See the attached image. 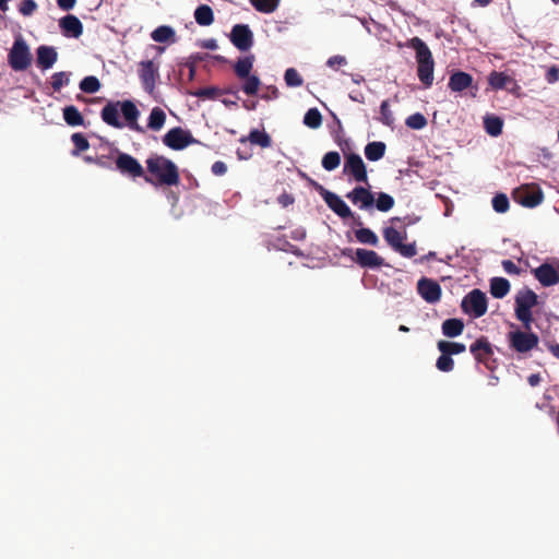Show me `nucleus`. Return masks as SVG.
<instances>
[{
	"mask_svg": "<svg viewBox=\"0 0 559 559\" xmlns=\"http://www.w3.org/2000/svg\"><path fill=\"white\" fill-rule=\"evenodd\" d=\"M144 181L155 187H174L180 183L178 166L164 155L151 154L146 160Z\"/></svg>",
	"mask_w": 559,
	"mask_h": 559,
	"instance_id": "f257e3e1",
	"label": "nucleus"
},
{
	"mask_svg": "<svg viewBox=\"0 0 559 559\" xmlns=\"http://www.w3.org/2000/svg\"><path fill=\"white\" fill-rule=\"evenodd\" d=\"M492 0H474L473 4H478L480 7H486L490 4Z\"/></svg>",
	"mask_w": 559,
	"mask_h": 559,
	"instance_id": "338daca9",
	"label": "nucleus"
},
{
	"mask_svg": "<svg viewBox=\"0 0 559 559\" xmlns=\"http://www.w3.org/2000/svg\"><path fill=\"white\" fill-rule=\"evenodd\" d=\"M373 204H376L377 210L380 212H388L394 206L395 201L392 195L385 192H379Z\"/></svg>",
	"mask_w": 559,
	"mask_h": 559,
	"instance_id": "58836bf2",
	"label": "nucleus"
},
{
	"mask_svg": "<svg viewBox=\"0 0 559 559\" xmlns=\"http://www.w3.org/2000/svg\"><path fill=\"white\" fill-rule=\"evenodd\" d=\"M380 114H381V122L385 126H392L393 122H394V117H393V114L390 109V104H389V100L385 99L381 103L380 105Z\"/></svg>",
	"mask_w": 559,
	"mask_h": 559,
	"instance_id": "3c124183",
	"label": "nucleus"
},
{
	"mask_svg": "<svg viewBox=\"0 0 559 559\" xmlns=\"http://www.w3.org/2000/svg\"><path fill=\"white\" fill-rule=\"evenodd\" d=\"M510 292V283L503 277H493L490 280V294L498 299H501Z\"/></svg>",
	"mask_w": 559,
	"mask_h": 559,
	"instance_id": "bb28decb",
	"label": "nucleus"
},
{
	"mask_svg": "<svg viewBox=\"0 0 559 559\" xmlns=\"http://www.w3.org/2000/svg\"><path fill=\"white\" fill-rule=\"evenodd\" d=\"M304 123L311 129H318L322 124L321 112L317 108H310L304 116Z\"/></svg>",
	"mask_w": 559,
	"mask_h": 559,
	"instance_id": "79ce46f5",
	"label": "nucleus"
},
{
	"mask_svg": "<svg viewBox=\"0 0 559 559\" xmlns=\"http://www.w3.org/2000/svg\"><path fill=\"white\" fill-rule=\"evenodd\" d=\"M436 367L439 371L450 372L454 369V360L450 355L441 353L436 361Z\"/></svg>",
	"mask_w": 559,
	"mask_h": 559,
	"instance_id": "09e8293b",
	"label": "nucleus"
},
{
	"mask_svg": "<svg viewBox=\"0 0 559 559\" xmlns=\"http://www.w3.org/2000/svg\"><path fill=\"white\" fill-rule=\"evenodd\" d=\"M248 140L251 144L259 145L262 148L270 147L272 145V139L265 131L253 129L248 135Z\"/></svg>",
	"mask_w": 559,
	"mask_h": 559,
	"instance_id": "72a5a7b5",
	"label": "nucleus"
},
{
	"mask_svg": "<svg viewBox=\"0 0 559 559\" xmlns=\"http://www.w3.org/2000/svg\"><path fill=\"white\" fill-rule=\"evenodd\" d=\"M229 39L238 50L247 51L253 45V33L247 24H236L231 28Z\"/></svg>",
	"mask_w": 559,
	"mask_h": 559,
	"instance_id": "ddd939ff",
	"label": "nucleus"
},
{
	"mask_svg": "<svg viewBox=\"0 0 559 559\" xmlns=\"http://www.w3.org/2000/svg\"><path fill=\"white\" fill-rule=\"evenodd\" d=\"M190 94L198 98L215 99L216 97H218L222 94V91L215 86H206V87L199 88L194 92H191Z\"/></svg>",
	"mask_w": 559,
	"mask_h": 559,
	"instance_id": "a18cd8bd",
	"label": "nucleus"
},
{
	"mask_svg": "<svg viewBox=\"0 0 559 559\" xmlns=\"http://www.w3.org/2000/svg\"><path fill=\"white\" fill-rule=\"evenodd\" d=\"M284 80L287 86L289 87H298L304 83L302 78L298 73V71L294 68H289L285 71Z\"/></svg>",
	"mask_w": 559,
	"mask_h": 559,
	"instance_id": "de8ad7c7",
	"label": "nucleus"
},
{
	"mask_svg": "<svg viewBox=\"0 0 559 559\" xmlns=\"http://www.w3.org/2000/svg\"><path fill=\"white\" fill-rule=\"evenodd\" d=\"M535 278L545 287L554 286L559 283V270L549 263H543L533 270Z\"/></svg>",
	"mask_w": 559,
	"mask_h": 559,
	"instance_id": "aec40b11",
	"label": "nucleus"
},
{
	"mask_svg": "<svg viewBox=\"0 0 559 559\" xmlns=\"http://www.w3.org/2000/svg\"><path fill=\"white\" fill-rule=\"evenodd\" d=\"M509 199L504 193L496 194L492 199V207L497 213H506L509 210Z\"/></svg>",
	"mask_w": 559,
	"mask_h": 559,
	"instance_id": "8fccbe9b",
	"label": "nucleus"
},
{
	"mask_svg": "<svg viewBox=\"0 0 559 559\" xmlns=\"http://www.w3.org/2000/svg\"><path fill=\"white\" fill-rule=\"evenodd\" d=\"M163 143L171 150L181 151L187 146L197 143V140L192 136L189 130H185L181 127H175L163 136Z\"/></svg>",
	"mask_w": 559,
	"mask_h": 559,
	"instance_id": "9b49d317",
	"label": "nucleus"
},
{
	"mask_svg": "<svg viewBox=\"0 0 559 559\" xmlns=\"http://www.w3.org/2000/svg\"><path fill=\"white\" fill-rule=\"evenodd\" d=\"M441 329L444 336L456 337L463 333L464 322L456 318L447 319L443 321Z\"/></svg>",
	"mask_w": 559,
	"mask_h": 559,
	"instance_id": "a878e982",
	"label": "nucleus"
},
{
	"mask_svg": "<svg viewBox=\"0 0 559 559\" xmlns=\"http://www.w3.org/2000/svg\"><path fill=\"white\" fill-rule=\"evenodd\" d=\"M545 78H546V81L550 84H554L557 81H559V67L558 66L550 67L547 70Z\"/></svg>",
	"mask_w": 559,
	"mask_h": 559,
	"instance_id": "4d7b16f0",
	"label": "nucleus"
},
{
	"mask_svg": "<svg viewBox=\"0 0 559 559\" xmlns=\"http://www.w3.org/2000/svg\"><path fill=\"white\" fill-rule=\"evenodd\" d=\"M195 22L201 26H209L214 22V13L210 5L201 4L194 11Z\"/></svg>",
	"mask_w": 559,
	"mask_h": 559,
	"instance_id": "c85d7f7f",
	"label": "nucleus"
},
{
	"mask_svg": "<svg viewBox=\"0 0 559 559\" xmlns=\"http://www.w3.org/2000/svg\"><path fill=\"white\" fill-rule=\"evenodd\" d=\"M417 292L429 304H436L441 299V286L431 278H420L417 283Z\"/></svg>",
	"mask_w": 559,
	"mask_h": 559,
	"instance_id": "2eb2a0df",
	"label": "nucleus"
},
{
	"mask_svg": "<svg viewBox=\"0 0 559 559\" xmlns=\"http://www.w3.org/2000/svg\"><path fill=\"white\" fill-rule=\"evenodd\" d=\"M69 84V75L66 72H56L51 76V87L55 92L60 91L64 85Z\"/></svg>",
	"mask_w": 559,
	"mask_h": 559,
	"instance_id": "603ef678",
	"label": "nucleus"
},
{
	"mask_svg": "<svg viewBox=\"0 0 559 559\" xmlns=\"http://www.w3.org/2000/svg\"><path fill=\"white\" fill-rule=\"evenodd\" d=\"M100 88V82L96 76L90 75L85 76L80 82V90L87 94H94L98 92Z\"/></svg>",
	"mask_w": 559,
	"mask_h": 559,
	"instance_id": "37998d69",
	"label": "nucleus"
},
{
	"mask_svg": "<svg viewBox=\"0 0 559 559\" xmlns=\"http://www.w3.org/2000/svg\"><path fill=\"white\" fill-rule=\"evenodd\" d=\"M383 237L388 245L404 258H413L417 254L416 242L403 243L406 239V233H401L394 227H386L383 230Z\"/></svg>",
	"mask_w": 559,
	"mask_h": 559,
	"instance_id": "423d86ee",
	"label": "nucleus"
},
{
	"mask_svg": "<svg viewBox=\"0 0 559 559\" xmlns=\"http://www.w3.org/2000/svg\"><path fill=\"white\" fill-rule=\"evenodd\" d=\"M486 132L491 136H498L502 133L503 121L499 117H487L484 120Z\"/></svg>",
	"mask_w": 559,
	"mask_h": 559,
	"instance_id": "e433bc0d",
	"label": "nucleus"
},
{
	"mask_svg": "<svg viewBox=\"0 0 559 559\" xmlns=\"http://www.w3.org/2000/svg\"><path fill=\"white\" fill-rule=\"evenodd\" d=\"M437 347L440 353L452 355H459L466 350V346L463 343L450 342V341H439L437 343Z\"/></svg>",
	"mask_w": 559,
	"mask_h": 559,
	"instance_id": "473e14b6",
	"label": "nucleus"
},
{
	"mask_svg": "<svg viewBox=\"0 0 559 559\" xmlns=\"http://www.w3.org/2000/svg\"><path fill=\"white\" fill-rule=\"evenodd\" d=\"M37 55V66L41 70L50 69L55 62L57 61L58 53L56 49L51 46H39L36 50Z\"/></svg>",
	"mask_w": 559,
	"mask_h": 559,
	"instance_id": "4be33fe9",
	"label": "nucleus"
},
{
	"mask_svg": "<svg viewBox=\"0 0 559 559\" xmlns=\"http://www.w3.org/2000/svg\"><path fill=\"white\" fill-rule=\"evenodd\" d=\"M462 310L474 318H480L487 312V297L480 289L469 292L461 302Z\"/></svg>",
	"mask_w": 559,
	"mask_h": 559,
	"instance_id": "1a4fd4ad",
	"label": "nucleus"
},
{
	"mask_svg": "<svg viewBox=\"0 0 559 559\" xmlns=\"http://www.w3.org/2000/svg\"><path fill=\"white\" fill-rule=\"evenodd\" d=\"M165 121V111L159 107H154L148 116L147 128L153 131H159L164 127Z\"/></svg>",
	"mask_w": 559,
	"mask_h": 559,
	"instance_id": "c756f323",
	"label": "nucleus"
},
{
	"mask_svg": "<svg viewBox=\"0 0 559 559\" xmlns=\"http://www.w3.org/2000/svg\"><path fill=\"white\" fill-rule=\"evenodd\" d=\"M119 109L127 122V126L136 132H143V128L139 126L138 119L140 111L132 100L117 102Z\"/></svg>",
	"mask_w": 559,
	"mask_h": 559,
	"instance_id": "6ab92c4d",
	"label": "nucleus"
},
{
	"mask_svg": "<svg viewBox=\"0 0 559 559\" xmlns=\"http://www.w3.org/2000/svg\"><path fill=\"white\" fill-rule=\"evenodd\" d=\"M63 119L71 127H78L84 123L82 114L73 105L63 108Z\"/></svg>",
	"mask_w": 559,
	"mask_h": 559,
	"instance_id": "2f4dec72",
	"label": "nucleus"
},
{
	"mask_svg": "<svg viewBox=\"0 0 559 559\" xmlns=\"http://www.w3.org/2000/svg\"><path fill=\"white\" fill-rule=\"evenodd\" d=\"M347 60L344 56L335 55L328 59L326 66L331 69L337 70L340 67L346 66Z\"/></svg>",
	"mask_w": 559,
	"mask_h": 559,
	"instance_id": "5fc2aeb1",
	"label": "nucleus"
},
{
	"mask_svg": "<svg viewBox=\"0 0 559 559\" xmlns=\"http://www.w3.org/2000/svg\"><path fill=\"white\" fill-rule=\"evenodd\" d=\"M473 81L469 73L456 71L450 75L448 86L452 92H463L472 86Z\"/></svg>",
	"mask_w": 559,
	"mask_h": 559,
	"instance_id": "b1692460",
	"label": "nucleus"
},
{
	"mask_svg": "<svg viewBox=\"0 0 559 559\" xmlns=\"http://www.w3.org/2000/svg\"><path fill=\"white\" fill-rule=\"evenodd\" d=\"M254 62V56L249 55L242 58H239L238 61L234 66L235 74L238 79L247 78L252 68Z\"/></svg>",
	"mask_w": 559,
	"mask_h": 559,
	"instance_id": "cd10ccee",
	"label": "nucleus"
},
{
	"mask_svg": "<svg viewBox=\"0 0 559 559\" xmlns=\"http://www.w3.org/2000/svg\"><path fill=\"white\" fill-rule=\"evenodd\" d=\"M8 3L9 0H0V10L5 12L9 9Z\"/></svg>",
	"mask_w": 559,
	"mask_h": 559,
	"instance_id": "774afa93",
	"label": "nucleus"
},
{
	"mask_svg": "<svg viewBox=\"0 0 559 559\" xmlns=\"http://www.w3.org/2000/svg\"><path fill=\"white\" fill-rule=\"evenodd\" d=\"M211 170L215 176H223L227 171V165L222 160H217L212 165Z\"/></svg>",
	"mask_w": 559,
	"mask_h": 559,
	"instance_id": "13d9d810",
	"label": "nucleus"
},
{
	"mask_svg": "<svg viewBox=\"0 0 559 559\" xmlns=\"http://www.w3.org/2000/svg\"><path fill=\"white\" fill-rule=\"evenodd\" d=\"M538 296L532 289L520 290L515 296V316L524 329L531 330L533 322L532 308L537 305Z\"/></svg>",
	"mask_w": 559,
	"mask_h": 559,
	"instance_id": "7ed1b4c3",
	"label": "nucleus"
},
{
	"mask_svg": "<svg viewBox=\"0 0 559 559\" xmlns=\"http://www.w3.org/2000/svg\"><path fill=\"white\" fill-rule=\"evenodd\" d=\"M280 95V92L276 86L272 85L267 87V92L261 96L262 99L270 100L275 99Z\"/></svg>",
	"mask_w": 559,
	"mask_h": 559,
	"instance_id": "052dcab7",
	"label": "nucleus"
},
{
	"mask_svg": "<svg viewBox=\"0 0 559 559\" xmlns=\"http://www.w3.org/2000/svg\"><path fill=\"white\" fill-rule=\"evenodd\" d=\"M509 348L518 354H527L532 349L536 348L539 343V337L536 333L531 330L522 331L516 329L510 331L507 335Z\"/></svg>",
	"mask_w": 559,
	"mask_h": 559,
	"instance_id": "20e7f679",
	"label": "nucleus"
},
{
	"mask_svg": "<svg viewBox=\"0 0 559 559\" xmlns=\"http://www.w3.org/2000/svg\"><path fill=\"white\" fill-rule=\"evenodd\" d=\"M488 83L493 90H503L513 83V79L504 72L492 71L488 76Z\"/></svg>",
	"mask_w": 559,
	"mask_h": 559,
	"instance_id": "7c9ffc66",
	"label": "nucleus"
},
{
	"mask_svg": "<svg viewBox=\"0 0 559 559\" xmlns=\"http://www.w3.org/2000/svg\"><path fill=\"white\" fill-rule=\"evenodd\" d=\"M501 264H502L503 270L508 274H510V275H520L521 274V269L519 266H516V264L513 261L503 260Z\"/></svg>",
	"mask_w": 559,
	"mask_h": 559,
	"instance_id": "6e6d98bb",
	"label": "nucleus"
},
{
	"mask_svg": "<svg viewBox=\"0 0 559 559\" xmlns=\"http://www.w3.org/2000/svg\"><path fill=\"white\" fill-rule=\"evenodd\" d=\"M360 228L355 230V237L360 243L378 246L379 238L378 236L369 228H365L359 226Z\"/></svg>",
	"mask_w": 559,
	"mask_h": 559,
	"instance_id": "f704fd0d",
	"label": "nucleus"
},
{
	"mask_svg": "<svg viewBox=\"0 0 559 559\" xmlns=\"http://www.w3.org/2000/svg\"><path fill=\"white\" fill-rule=\"evenodd\" d=\"M76 0H57L58 7L63 11H70L74 8Z\"/></svg>",
	"mask_w": 559,
	"mask_h": 559,
	"instance_id": "680f3d73",
	"label": "nucleus"
},
{
	"mask_svg": "<svg viewBox=\"0 0 559 559\" xmlns=\"http://www.w3.org/2000/svg\"><path fill=\"white\" fill-rule=\"evenodd\" d=\"M343 174L352 177L357 182L368 185V174L366 165L360 155L356 153H349L345 155Z\"/></svg>",
	"mask_w": 559,
	"mask_h": 559,
	"instance_id": "9d476101",
	"label": "nucleus"
},
{
	"mask_svg": "<svg viewBox=\"0 0 559 559\" xmlns=\"http://www.w3.org/2000/svg\"><path fill=\"white\" fill-rule=\"evenodd\" d=\"M514 199L525 207H535L544 200V193L538 187L524 186L516 190Z\"/></svg>",
	"mask_w": 559,
	"mask_h": 559,
	"instance_id": "4468645a",
	"label": "nucleus"
},
{
	"mask_svg": "<svg viewBox=\"0 0 559 559\" xmlns=\"http://www.w3.org/2000/svg\"><path fill=\"white\" fill-rule=\"evenodd\" d=\"M354 262L361 267L379 269L384 265V259L376 251L358 248L355 251Z\"/></svg>",
	"mask_w": 559,
	"mask_h": 559,
	"instance_id": "f3484780",
	"label": "nucleus"
},
{
	"mask_svg": "<svg viewBox=\"0 0 559 559\" xmlns=\"http://www.w3.org/2000/svg\"><path fill=\"white\" fill-rule=\"evenodd\" d=\"M406 46L416 52L417 76L426 88L433 83L435 61L427 44L419 37L411 38Z\"/></svg>",
	"mask_w": 559,
	"mask_h": 559,
	"instance_id": "f03ea898",
	"label": "nucleus"
},
{
	"mask_svg": "<svg viewBox=\"0 0 559 559\" xmlns=\"http://www.w3.org/2000/svg\"><path fill=\"white\" fill-rule=\"evenodd\" d=\"M119 105H117V102L116 103H107L102 111H100V117L103 119V121L105 123H107L108 126L112 127V128H116V129H121L123 128V123L122 121L119 119Z\"/></svg>",
	"mask_w": 559,
	"mask_h": 559,
	"instance_id": "5701e85b",
	"label": "nucleus"
},
{
	"mask_svg": "<svg viewBox=\"0 0 559 559\" xmlns=\"http://www.w3.org/2000/svg\"><path fill=\"white\" fill-rule=\"evenodd\" d=\"M550 353L557 358L559 359V344H555V345H551L550 346Z\"/></svg>",
	"mask_w": 559,
	"mask_h": 559,
	"instance_id": "69168bd1",
	"label": "nucleus"
},
{
	"mask_svg": "<svg viewBox=\"0 0 559 559\" xmlns=\"http://www.w3.org/2000/svg\"><path fill=\"white\" fill-rule=\"evenodd\" d=\"M116 169L124 177L135 180L145 176V169L132 155L117 151L115 158Z\"/></svg>",
	"mask_w": 559,
	"mask_h": 559,
	"instance_id": "6e6552de",
	"label": "nucleus"
},
{
	"mask_svg": "<svg viewBox=\"0 0 559 559\" xmlns=\"http://www.w3.org/2000/svg\"><path fill=\"white\" fill-rule=\"evenodd\" d=\"M540 381H542V378H540L539 373H532L527 378V382L531 386H537L540 383Z\"/></svg>",
	"mask_w": 559,
	"mask_h": 559,
	"instance_id": "e2e57ef3",
	"label": "nucleus"
},
{
	"mask_svg": "<svg viewBox=\"0 0 559 559\" xmlns=\"http://www.w3.org/2000/svg\"><path fill=\"white\" fill-rule=\"evenodd\" d=\"M405 124L411 129L421 130L427 126V119L423 114L416 112L406 118Z\"/></svg>",
	"mask_w": 559,
	"mask_h": 559,
	"instance_id": "49530a36",
	"label": "nucleus"
},
{
	"mask_svg": "<svg viewBox=\"0 0 559 559\" xmlns=\"http://www.w3.org/2000/svg\"><path fill=\"white\" fill-rule=\"evenodd\" d=\"M386 151V145L381 141L369 142L365 146V156L370 162H378L383 158Z\"/></svg>",
	"mask_w": 559,
	"mask_h": 559,
	"instance_id": "393cba45",
	"label": "nucleus"
},
{
	"mask_svg": "<svg viewBox=\"0 0 559 559\" xmlns=\"http://www.w3.org/2000/svg\"><path fill=\"white\" fill-rule=\"evenodd\" d=\"M277 201L283 207H287L294 203L295 199L292 194L284 192L277 198Z\"/></svg>",
	"mask_w": 559,
	"mask_h": 559,
	"instance_id": "bf43d9fd",
	"label": "nucleus"
},
{
	"mask_svg": "<svg viewBox=\"0 0 559 559\" xmlns=\"http://www.w3.org/2000/svg\"><path fill=\"white\" fill-rule=\"evenodd\" d=\"M37 10V3L34 0H23L19 11L24 16L32 15Z\"/></svg>",
	"mask_w": 559,
	"mask_h": 559,
	"instance_id": "864d4df0",
	"label": "nucleus"
},
{
	"mask_svg": "<svg viewBox=\"0 0 559 559\" xmlns=\"http://www.w3.org/2000/svg\"><path fill=\"white\" fill-rule=\"evenodd\" d=\"M74 150L72 155L78 156L81 152L86 151L90 147L87 139L82 133H73L71 136Z\"/></svg>",
	"mask_w": 559,
	"mask_h": 559,
	"instance_id": "c03bdc74",
	"label": "nucleus"
},
{
	"mask_svg": "<svg viewBox=\"0 0 559 559\" xmlns=\"http://www.w3.org/2000/svg\"><path fill=\"white\" fill-rule=\"evenodd\" d=\"M346 198L360 210L370 209L374 203V194L362 186L355 187L346 194Z\"/></svg>",
	"mask_w": 559,
	"mask_h": 559,
	"instance_id": "a211bd4d",
	"label": "nucleus"
},
{
	"mask_svg": "<svg viewBox=\"0 0 559 559\" xmlns=\"http://www.w3.org/2000/svg\"><path fill=\"white\" fill-rule=\"evenodd\" d=\"M151 37L156 43H166L175 37V31L167 25H162L155 28Z\"/></svg>",
	"mask_w": 559,
	"mask_h": 559,
	"instance_id": "c9c22d12",
	"label": "nucleus"
},
{
	"mask_svg": "<svg viewBox=\"0 0 559 559\" xmlns=\"http://www.w3.org/2000/svg\"><path fill=\"white\" fill-rule=\"evenodd\" d=\"M252 7L261 13H273L278 4L280 0H249Z\"/></svg>",
	"mask_w": 559,
	"mask_h": 559,
	"instance_id": "4c0bfd02",
	"label": "nucleus"
},
{
	"mask_svg": "<svg viewBox=\"0 0 559 559\" xmlns=\"http://www.w3.org/2000/svg\"><path fill=\"white\" fill-rule=\"evenodd\" d=\"M32 53L26 41L20 36L10 49L8 60L14 71H25L32 63Z\"/></svg>",
	"mask_w": 559,
	"mask_h": 559,
	"instance_id": "0eeeda50",
	"label": "nucleus"
},
{
	"mask_svg": "<svg viewBox=\"0 0 559 559\" xmlns=\"http://www.w3.org/2000/svg\"><path fill=\"white\" fill-rule=\"evenodd\" d=\"M139 78L145 92L153 94L156 81L159 78L158 66L152 60L141 61L139 63Z\"/></svg>",
	"mask_w": 559,
	"mask_h": 559,
	"instance_id": "f8f14e48",
	"label": "nucleus"
},
{
	"mask_svg": "<svg viewBox=\"0 0 559 559\" xmlns=\"http://www.w3.org/2000/svg\"><path fill=\"white\" fill-rule=\"evenodd\" d=\"M59 26L67 37L78 38L83 33V24L78 16L69 14L60 19Z\"/></svg>",
	"mask_w": 559,
	"mask_h": 559,
	"instance_id": "412c9836",
	"label": "nucleus"
},
{
	"mask_svg": "<svg viewBox=\"0 0 559 559\" xmlns=\"http://www.w3.org/2000/svg\"><path fill=\"white\" fill-rule=\"evenodd\" d=\"M201 46L206 49L215 50L217 48V43L215 39L210 38L202 41Z\"/></svg>",
	"mask_w": 559,
	"mask_h": 559,
	"instance_id": "0e129e2a",
	"label": "nucleus"
},
{
	"mask_svg": "<svg viewBox=\"0 0 559 559\" xmlns=\"http://www.w3.org/2000/svg\"><path fill=\"white\" fill-rule=\"evenodd\" d=\"M320 195L323 198L328 206L341 218H352L354 225L362 226L364 223L359 216H355L348 205L335 193L324 189L321 185H316Z\"/></svg>",
	"mask_w": 559,
	"mask_h": 559,
	"instance_id": "39448f33",
	"label": "nucleus"
},
{
	"mask_svg": "<svg viewBox=\"0 0 559 559\" xmlns=\"http://www.w3.org/2000/svg\"><path fill=\"white\" fill-rule=\"evenodd\" d=\"M322 167L328 170L332 171L336 169L341 164V155L336 151H331L324 154L322 157Z\"/></svg>",
	"mask_w": 559,
	"mask_h": 559,
	"instance_id": "ea45409f",
	"label": "nucleus"
},
{
	"mask_svg": "<svg viewBox=\"0 0 559 559\" xmlns=\"http://www.w3.org/2000/svg\"><path fill=\"white\" fill-rule=\"evenodd\" d=\"M469 352L474 358L479 362L484 364L487 368H490L489 360L493 355V349L488 338L485 336L478 337L471 346Z\"/></svg>",
	"mask_w": 559,
	"mask_h": 559,
	"instance_id": "dca6fc26",
	"label": "nucleus"
},
{
	"mask_svg": "<svg viewBox=\"0 0 559 559\" xmlns=\"http://www.w3.org/2000/svg\"><path fill=\"white\" fill-rule=\"evenodd\" d=\"M241 80H245L241 86V90L245 94L251 96L258 93L261 81L257 75L249 74L247 78H242Z\"/></svg>",
	"mask_w": 559,
	"mask_h": 559,
	"instance_id": "a19ab883",
	"label": "nucleus"
}]
</instances>
